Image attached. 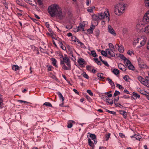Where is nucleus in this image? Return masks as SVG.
<instances>
[{
	"label": "nucleus",
	"mask_w": 149,
	"mask_h": 149,
	"mask_svg": "<svg viewBox=\"0 0 149 149\" xmlns=\"http://www.w3.org/2000/svg\"><path fill=\"white\" fill-rule=\"evenodd\" d=\"M58 44L60 46L63 50H65L66 49V48L65 47V46L63 45V43L61 42H58Z\"/></svg>",
	"instance_id": "30"
},
{
	"label": "nucleus",
	"mask_w": 149,
	"mask_h": 149,
	"mask_svg": "<svg viewBox=\"0 0 149 149\" xmlns=\"http://www.w3.org/2000/svg\"><path fill=\"white\" fill-rule=\"evenodd\" d=\"M148 74L149 77H147V79L145 80L144 82L145 84H143V85L146 86L149 88V82L148 81V80H149V71L148 72Z\"/></svg>",
	"instance_id": "20"
},
{
	"label": "nucleus",
	"mask_w": 149,
	"mask_h": 149,
	"mask_svg": "<svg viewBox=\"0 0 149 149\" xmlns=\"http://www.w3.org/2000/svg\"><path fill=\"white\" fill-rule=\"evenodd\" d=\"M107 80L108 81L109 84L111 86V87L115 88L114 83L111 79L109 77H108L107 78Z\"/></svg>",
	"instance_id": "17"
},
{
	"label": "nucleus",
	"mask_w": 149,
	"mask_h": 149,
	"mask_svg": "<svg viewBox=\"0 0 149 149\" xmlns=\"http://www.w3.org/2000/svg\"><path fill=\"white\" fill-rule=\"evenodd\" d=\"M131 138L134 137L136 138V139L139 140L141 139V136L139 135L135 134L134 136H131Z\"/></svg>",
	"instance_id": "28"
},
{
	"label": "nucleus",
	"mask_w": 149,
	"mask_h": 149,
	"mask_svg": "<svg viewBox=\"0 0 149 149\" xmlns=\"http://www.w3.org/2000/svg\"><path fill=\"white\" fill-rule=\"evenodd\" d=\"M118 47V51L120 53H123L124 51V47L122 45H117Z\"/></svg>",
	"instance_id": "19"
},
{
	"label": "nucleus",
	"mask_w": 149,
	"mask_h": 149,
	"mask_svg": "<svg viewBox=\"0 0 149 149\" xmlns=\"http://www.w3.org/2000/svg\"><path fill=\"white\" fill-rule=\"evenodd\" d=\"M139 65V67L141 68H148L146 65L144 63L140 62L138 61Z\"/></svg>",
	"instance_id": "11"
},
{
	"label": "nucleus",
	"mask_w": 149,
	"mask_h": 149,
	"mask_svg": "<svg viewBox=\"0 0 149 149\" xmlns=\"http://www.w3.org/2000/svg\"><path fill=\"white\" fill-rule=\"evenodd\" d=\"M112 72L116 75H117L119 73V71L117 69H114Z\"/></svg>",
	"instance_id": "34"
},
{
	"label": "nucleus",
	"mask_w": 149,
	"mask_h": 149,
	"mask_svg": "<svg viewBox=\"0 0 149 149\" xmlns=\"http://www.w3.org/2000/svg\"><path fill=\"white\" fill-rule=\"evenodd\" d=\"M18 102L21 103H29V102H27L26 101H23V100H19Z\"/></svg>",
	"instance_id": "62"
},
{
	"label": "nucleus",
	"mask_w": 149,
	"mask_h": 149,
	"mask_svg": "<svg viewBox=\"0 0 149 149\" xmlns=\"http://www.w3.org/2000/svg\"><path fill=\"white\" fill-rule=\"evenodd\" d=\"M43 105H45L49 107H52V106L51 104L48 102H47L44 103L43 104Z\"/></svg>",
	"instance_id": "42"
},
{
	"label": "nucleus",
	"mask_w": 149,
	"mask_h": 149,
	"mask_svg": "<svg viewBox=\"0 0 149 149\" xmlns=\"http://www.w3.org/2000/svg\"><path fill=\"white\" fill-rule=\"evenodd\" d=\"M118 68L120 70H123V69H124L125 70H124V71H125V66L124 65L122 64H119L118 65Z\"/></svg>",
	"instance_id": "26"
},
{
	"label": "nucleus",
	"mask_w": 149,
	"mask_h": 149,
	"mask_svg": "<svg viewBox=\"0 0 149 149\" xmlns=\"http://www.w3.org/2000/svg\"><path fill=\"white\" fill-rule=\"evenodd\" d=\"M125 5L119 3L115 6L114 12L115 14L118 15L122 14L125 9Z\"/></svg>",
	"instance_id": "4"
},
{
	"label": "nucleus",
	"mask_w": 149,
	"mask_h": 149,
	"mask_svg": "<svg viewBox=\"0 0 149 149\" xmlns=\"http://www.w3.org/2000/svg\"><path fill=\"white\" fill-rule=\"evenodd\" d=\"M109 46L110 48V49H114L115 48L113 45L111 43H109Z\"/></svg>",
	"instance_id": "50"
},
{
	"label": "nucleus",
	"mask_w": 149,
	"mask_h": 149,
	"mask_svg": "<svg viewBox=\"0 0 149 149\" xmlns=\"http://www.w3.org/2000/svg\"><path fill=\"white\" fill-rule=\"evenodd\" d=\"M124 63L125 65L127 66L131 63L130 61L127 58H126L124 60Z\"/></svg>",
	"instance_id": "35"
},
{
	"label": "nucleus",
	"mask_w": 149,
	"mask_h": 149,
	"mask_svg": "<svg viewBox=\"0 0 149 149\" xmlns=\"http://www.w3.org/2000/svg\"><path fill=\"white\" fill-rule=\"evenodd\" d=\"M132 94L135 97V98H134V99H136L137 98H139L140 97V96L137 93H136L134 92H133L132 93Z\"/></svg>",
	"instance_id": "40"
},
{
	"label": "nucleus",
	"mask_w": 149,
	"mask_h": 149,
	"mask_svg": "<svg viewBox=\"0 0 149 149\" xmlns=\"http://www.w3.org/2000/svg\"><path fill=\"white\" fill-rule=\"evenodd\" d=\"M90 137L94 141L95 144L97 143V141L96 140V138L95 135L94 134H91Z\"/></svg>",
	"instance_id": "13"
},
{
	"label": "nucleus",
	"mask_w": 149,
	"mask_h": 149,
	"mask_svg": "<svg viewBox=\"0 0 149 149\" xmlns=\"http://www.w3.org/2000/svg\"><path fill=\"white\" fill-rule=\"evenodd\" d=\"M66 28L68 29H71L72 28V26L71 25H67L66 27Z\"/></svg>",
	"instance_id": "61"
},
{
	"label": "nucleus",
	"mask_w": 149,
	"mask_h": 149,
	"mask_svg": "<svg viewBox=\"0 0 149 149\" xmlns=\"http://www.w3.org/2000/svg\"><path fill=\"white\" fill-rule=\"evenodd\" d=\"M101 53L102 55L104 56H107V52L106 51L105 52L103 50H102L101 51Z\"/></svg>",
	"instance_id": "45"
},
{
	"label": "nucleus",
	"mask_w": 149,
	"mask_h": 149,
	"mask_svg": "<svg viewBox=\"0 0 149 149\" xmlns=\"http://www.w3.org/2000/svg\"><path fill=\"white\" fill-rule=\"evenodd\" d=\"M105 97L106 102L111 106L113 103V101L111 99L108 98L107 97L105 96Z\"/></svg>",
	"instance_id": "12"
},
{
	"label": "nucleus",
	"mask_w": 149,
	"mask_h": 149,
	"mask_svg": "<svg viewBox=\"0 0 149 149\" xmlns=\"http://www.w3.org/2000/svg\"><path fill=\"white\" fill-rule=\"evenodd\" d=\"M3 102V99L2 97V95H0V108H2V104Z\"/></svg>",
	"instance_id": "39"
},
{
	"label": "nucleus",
	"mask_w": 149,
	"mask_h": 149,
	"mask_svg": "<svg viewBox=\"0 0 149 149\" xmlns=\"http://www.w3.org/2000/svg\"><path fill=\"white\" fill-rule=\"evenodd\" d=\"M138 79L143 84H145L144 82H145V79L142 78L141 76H139L138 77Z\"/></svg>",
	"instance_id": "21"
},
{
	"label": "nucleus",
	"mask_w": 149,
	"mask_h": 149,
	"mask_svg": "<svg viewBox=\"0 0 149 149\" xmlns=\"http://www.w3.org/2000/svg\"><path fill=\"white\" fill-rule=\"evenodd\" d=\"M119 111L120 114L123 115V117L125 118H126L127 117V113L125 111H124L119 110Z\"/></svg>",
	"instance_id": "18"
},
{
	"label": "nucleus",
	"mask_w": 149,
	"mask_h": 149,
	"mask_svg": "<svg viewBox=\"0 0 149 149\" xmlns=\"http://www.w3.org/2000/svg\"><path fill=\"white\" fill-rule=\"evenodd\" d=\"M140 38H137L136 39L134 40V42L133 45H135L136 44L139 42V41L140 40Z\"/></svg>",
	"instance_id": "43"
},
{
	"label": "nucleus",
	"mask_w": 149,
	"mask_h": 149,
	"mask_svg": "<svg viewBox=\"0 0 149 149\" xmlns=\"http://www.w3.org/2000/svg\"><path fill=\"white\" fill-rule=\"evenodd\" d=\"M93 59L96 63H97L98 65H101L102 64L101 62L98 61V59L97 58H94Z\"/></svg>",
	"instance_id": "36"
},
{
	"label": "nucleus",
	"mask_w": 149,
	"mask_h": 149,
	"mask_svg": "<svg viewBox=\"0 0 149 149\" xmlns=\"http://www.w3.org/2000/svg\"><path fill=\"white\" fill-rule=\"evenodd\" d=\"M83 77L87 79H88L89 78L88 75L84 72H83Z\"/></svg>",
	"instance_id": "53"
},
{
	"label": "nucleus",
	"mask_w": 149,
	"mask_h": 149,
	"mask_svg": "<svg viewBox=\"0 0 149 149\" xmlns=\"http://www.w3.org/2000/svg\"><path fill=\"white\" fill-rule=\"evenodd\" d=\"M69 56L73 54V52L72 49H69L68 50Z\"/></svg>",
	"instance_id": "57"
},
{
	"label": "nucleus",
	"mask_w": 149,
	"mask_h": 149,
	"mask_svg": "<svg viewBox=\"0 0 149 149\" xmlns=\"http://www.w3.org/2000/svg\"><path fill=\"white\" fill-rule=\"evenodd\" d=\"M69 57L74 61H76V59L74 56H73V54H72L71 55L69 56Z\"/></svg>",
	"instance_id": "41"
},
{
	"label": "nucleus",
	"mask_w": 149,
	"mask_h": 149,
	"mask_svg": "<svg viewBox=\"0 0 149 149\" xmlns=\"http://www.w3.org/2000/svg\"><path fill=\"white\" fill-rule=\"evenodd\" d=\"M28 1H26V2L29 3V4L32 5V6H34V4L32 3V1L31 0H28Z\"/></svg>",
	"instance_id": "63"
},
{
	"label": "nucleus",
	"mask_w": 149,
	"mask_h": 149,
	"mask_svg": "<svg viewBox=\"0 0 149 149\" xmlns=\"http://www.w3.org/2000/svg\"><path fill=\"white\" fill-rule=\"evenodd\" d=\"M57 94L58 95L60 99H62V102H63L64 100V98L62 94L59 92H58Z\"/></svg>",
	"instance_id": "22"
},
{
	"label": "nucleus",
	"mask_w": 149,
	"mask_h": 149,
	"mask_svg": "<svg viewBox=\"0 0 149 149\" xmlns=\"http://www.w3.org/2000/svg\"><path fill=\"white\" fill-rule=\"evenodd\" d=\"M60 64L62 65V69L65 70H71L70 60L66 54L64 55V58H63V60H61Z\"/></svg>",
	"instance_id": "1"
},
{
	"label": "nucleus",
	"mask_w": 149,
	"mask_h": 149,
	"mask_svg": "<svg viewBox=\"0 0 149 149\" xmlns=\"http://www.w3.org/2000/svg\"><path fill=\"white\" fill-rule=\"evenodd\" d=\"M65 13L64 11H62L61 9L60 8L59 10L56 13L55 17L60 19H63L65 18Z\"/></svg>",
	"instance_id": "5"
},
{
	"label": "nucleus",
	"mask_w": 149,
	"mask_h": 149,
	"mask_svg": "<svg viewBox=\"0 0 149 149\" xmlns=\"http://www.w3.org/2000/svg\"><path fill=\"white\" fill-rule=\"evenodd\" d=\"M93 19L95 21H98L100 20L98 14L94 15L92 16Z\"/></svg>",
	"instance_id": "16"
},
{
	"label": "nucleus",
	"mask_w": 149,
	"mask_h": 149,
	"mask_svg": "<svg viewBox=\"0 0 149 149\" xmlns=\"http://www.w3.org/2000/svg\"><path fill=\"white\" fill-rule=\"evenodd\" d=\"M16 3L21 6H23V4L21 0H16Z\"/></svg>",
	"instance_id": "38"
},
{
	"label": "nucleus",
	"mask_w": 149,
	"mask_h": 149,
	"mask_svg": "<svg viewBox=\"0 0 149 149\" xmlns=\"http://www.w3.org/2000/svg\"><path fill=\"white\" fill-rule=\"evenodd\" d=\"M88 142L89 145L91 147H93L94 146L93 143L91 139H88Z\"/></svg>",
	"instance_id": "29"
},
{
	"label": "nucleus",
	"mask_w": 149,
	"mask_h": 149,
	"mask_svg": "<svg viewBox=\"0 0 149 149\" xmlns=\"http://www.w3.org/2000/svg\"><path fill=\"white\" fill-rule=\"evenodd\" d=\"M102 62L107 66L109 67V65L107 61H102Z\"/></svg>",
	"instance_id": "60"
},
{
	"label": "nucleus",
	"mask_w": 149,
	"mask_h": 149,
	"mask_svg": "<svg viewBox=\"0 0 149 149\" xmlns=\"http://www.w3.org/2000/svg\"><path fill=\"white\" fill-rule=\"evenodd\" d=\"M51 60L52 62V64H53V65L57 67V65H56L57 62L56 60L54 58H52L51 59Z\"/></svg>",
	"instance_id": "27"
},
{
	"label": "nucleus",
	"mask_w": 149,
	"mask_h": 149,
	"mask_svg": "<svg viewBox=\"0 0 149 149\" xmlns=\"http://www.w3.org/2000/svg\"><path fill=\"white\" fill-rule=\"evenodd\" d=\"M120 93L117 91H115V92L113 94V96L114 97H115L117 96L118 95H120Z\"/></svg>",
	"instance_id": "49"
},
{
	"label": "nucleus",
	"mask_w": 149,
	"mask_h": 149,
	"mask_svg": "<svg viewBox=\"0 0 149 149\" xmlns=\"http://www.w3.org/2000/svg\"><path fill=\"white\" fill-rule=\"evenodd\" d=\"M38 2V4L39 5H42V0H37Z\"/></svg>",
	"instance_id": "64"
},
{
	"label": "nucleus",
	"mask_w": 149,
	"mask_h": 149,
	"mask_svg": "<svg viewBox=\"0 0 149 149\" xmlns=\"http://www.w3.org/2000/svg\"><path fill=\"white\" fill-rule=\"evenodd\" d=\"M127 66H128V68L130 70H133L134 69V67L132 64L131 63L129 65H127Z\"/></svg>",
	"instance_id": "37"
},
{
	"label": "nucleus",
	"mask_w": 149,
	"mask_h": 149,
	"mask_svg": "<svg viewBox=\"0 0 149 149\" xmlns=\"http://www.w3.org/2000/svg\"><path fill=\"white\" fill-rule=\"evenodd\" d=\"M145 3L146 6L149 8V0H145Z\"/></svg>",
	"instance_id": "46"
},
{
	"label": "nucleus",
	"mask_w": 149,
	"mask_h": 149,
	"mask_svg": "<svg viewBox=\"0 0 149 149\" xmlns=\"http://www.w3.org/2000/svg\"><path fill=\"white\" fill-rule=\"evenodd\" d=\"M149 22V11H148L144 15L142 21L138 23L136 25V28L142 29L144 26Z\"/></svg>",
	"instance_id": "2"
},
{
	"label": "nucleus",
	"mask_w": 149,
	"mask_h": 149,
	"mask_svg": "<svg viewBox=\"0 0 149 149\" xmlns=\"http://www.w3.org/2000/svg\"><path fill=\"white\" fill-rule=\"evenodd\" d=\"M127 54L129 55H131L132 54H134V51L133 50L131 51L129 50L127 52Z\"/></svg>",
	"instance_id": "56"
},
{
	"label": "nucleus",
	"mask_w": 149,
	"mask_h": 149,
	"mask_svg": "<svg viewBox=\"0 0 149 149\" xmlns=\"http://www.w3.org/2000/svg\"><path fill=\"white\" fill-rule=\"evenodd\" d=\"M124 79L127 81H128L129 79H130L129 77L127 75H125L123 78Z\"/></svg>",
	"instance_id": "51"
},
{
	"label": "nucleus",
	"mask_w": 149,
	"mask_h": 149,
	"mask_svg": "<svg viewBox=\"0 0 149 149\" xmlns=\"http://www.w3.org/2000/svg\"><path fill=\"white\" fill-rule=\"evenodd\" d=\"M91 54L93 57H95L97 56L94 50L92 51H91Z\"/></svg>",
	"instance_id": "47"
},
{
	"label": "nucleus",
	"mask_w": 149,
	"mask_h": 149,
	"mask_svg": "<svg viewBox=\"0 0 149 149\" xmlns=\"http://www.w3.org/2000/svg\"><path fill=\"white\" fill-rule=\"evenodd\" d=\"M19 67L17 65H14L12 67V69L13 70L16 71L18 69Z\"/></svg>",
	"instance_id": "44"
},
{
	"label": "nucleus",
	"mask_w": 149,
	"mask_h": 149,
	"mask_svg": "<svg viewBox=\"0 0 149 149\" xmlns=\"http://www.w3.org/2000/svg\"><path fill=\"white\" fill-rule=\"evenodd\" d=\"M108 27L109 32L113 36H115L116 35V33L113 28L110 25H108Z\"/></svg>",
	"instance_id": "7"
},
{
	"label": "nucleus",
	"mask_w": 149,
	"mask_h": 149,
	"mask_svg": "<svg viewBox=\"0 0 149 149\" xmlns=\"http://www.w3.org/2000/svg\"><path fill=\"white\" fill-rule=\"evenodd\" d=\"M95 8L94 6L89 7L87 9V11L89 13H92L93 11V9H94Z\"/></svg>",
	"instance_id": "32"
},
{
	"label": "nucleus",
	"mask_w": 149,
	"mask_h": 149,
	"mask_svg": "<svg viewBox=\"0 0 149 149\" xmlns=\"http://www.w3.org/2000/svg\"><path fill=\"white\" fill-rule=\"evenodd\" d=\"M117 87H118L120 89H124V87L121 85L120 84H116Z\"/></svg>",
	"instance_id": "54"
},
{
	"label": "nucleus",
	"mask_w": 149,
	"mask_h": 149,
	"mask_svg": "<svg viewBox=\"0 0 149 149\" xmlns=\"http://www.w3.org/2000/svg\"><path fill=\"white\" fill-rule=\"evenodd\" d=\"M60 8L59 6L57 4H52L48 7V11L50 16L54 17Z\"/></svg>",
	"instance_id": "3"
},
{
	"label": "nucleus",
	"mask_w": 149,
	"mask_h": 149,
	"mask_svg": "<svg viewBox=\"0 0 149 149\" xmlns=\"http://www.w3.org/2000/svg\"><path fill=\"white\" fill-rule=\"evenodd\" d=\"M75 122L73 120H69L67 122V127L69 128H71L73 124H75Z\"/></svg>",
	"instance_id": "9"
},
{
	"label": "nucleus",
	"mask_w": 149,
	"mask_h": 149,
	"mask_svg": "<svg viewBox=\"0 0 149 149\" xmlns=\"http://www.w3.org/2000/svg\"><path fill=\"white\" fill-rule=\"evenodd\" d=\"M140 44L141 45V46H138V47H140L141 46L143 45L145 43V42L146 41V40L145 39V38L143 37H141L140 38Z\"/></svg>",
	"instance_id": "10"
},
{
	"label": "nucleus",
	"mask_w": 149,
	"mask_h": 149,
	"mask_svg": "<svg viewBox=\"0 0 149 149\" xmlns=\"http://www.w3.org/2000/svg\"><path fill=\"white\" fill-rule=\"evenodd\" d=\"M73 40H72L75 42H77L78 44H79L81 46L83 44L75 36L72 37Z\"/></svg>",
	"instance_id": "14"
},
{
	"label": "nucleus",
	"mask_w": 149,
	"mask_h": 149,
	"mask_svg": "<svg viewBox=\"0 0 149 149\" xmlns=\"http://www.w3.org/2000/svg\"><path fill=\"white\" fill-rule=\"evenodd\" d=\"M106 111L112 114L115 115L116 114V112L115 111H109V110H107Z\"/></svg>",
	"instance_id": "52"
},
{
	"label": "nucleus",
	"mask_w": 149,
	"mask_h": 149,
	"mask_svg": "<svg viewBox=\"0 0 149 149\" xmlns=\"http://www.w3.org/2000/svg\"><path fill=\"white\" fill-rule=\"evenodd\" d=\"M145 31H147L148 32H149V25L145 27Z\"/></svg>",
	"instance_id": "59"
},
{
	"label": "nucleus",
	"mask_w": 149,
	"mask_h": 149,
	"mask_svg": "<svg viewBox=\"0 0 149 149\" xmlns=\"http://www.w3.org/2000/svg\"><path fill=\"white\" fill-rule=\"evenodd\" d=\"M85 61L82 58H80L78 60V62L79 64L81 65H83L84 64Z\"/></svg>",
	"instance_id": "23"
},
{
	"label": "nucleus",
	"mask_w": 149,
	"mask_h": 149,
	"mask_svg": "<svg viewBox=\"0 0 149 149\" xmlns=\"http://www.w3.org/2000/svg\"><path fill=\"white\" fill-rule=\"evenodd\" d=\"M98 14H99L100 20L103 19L105 17V16H106L107 18V19L108 21L109 22V14L108 12V11H105L104 13H98Z\"/></svg>",
	"instance_id": "6"
},
{
	"label": "nucleus",
	"mask_w": 149,
	"mask_h": 149,
	"mask_svg": "<svg viewBox=\"0 0 149 149\" xmlns=\"http://www.w3.org/2000/svg\"><path fill=\"white\" fill-rule=\"evenodd\" d=\"M137 89L138 90V91L141 93L143 95H146V91L142 90L140 88H138Z\"/></svg>",
	"instance_id": "31"
},
{
	"label": "nucleus",
	"mask_w": 149,
	"mask_h": 149,
	"mask_svg": "<svg viewBox=\"0 0 149 149\" xmlns=\"http://www.w3.org/2000/svg\"><path fill=\"white\" fill-rule=\"evenodd\" d=\"M110 136V133H108L106 135V141H108L109 138Z\"/></svg>",
	"instance_id": "58"
},
{
	"label": "nucleus",
	"mask_w": 149,
	"mask_h": 149,
	"mask_svg": "<svg viewBox=\"0 0 149 149\" xmlns=\"http://www.w3.org/2000/svg\"><path fill=\"white\" fill-rule=\"evenodd\" d=\"M87 93H88L89 95L91 96H93V94L92 91L90 90H88L86 91Z\"/></svg>",
	"instance_id": "55"
},
{
	"label": "nucleus",
	"mask_w": 149,
	"mask_h": 149,
	"mask_svg": "<svg viewBox=\"0 0 149 149\" xmlns=\"http://www.w3.org/2000/svg\"><path fill=\"white\" fill-rule=\"evenodd\" d=\"M95 26L93 25H92L90 26L89 29L88 30V32L90 33H92L93 32V29H94Z\"/></svg>",
	"instance_id": "24"
},
{
	"label": "nucleus",
	"mask_w": 149,
	"mask_h": 149,
	"mask_svg": "<svg viewBox=\"0 0 149 149\" xmlns=\"http://www.w3.org/2000/svg\"><path fill=\"white\" fill-rule=\"evenodd\" d=\"M97 75L98 77L100 78L101 80L104 79V77H103L104 74L102 73H99L97 74Z\"/></svg>",
	"instance_id": "25"
},
{
	"label": "nucleus",
	"mask_w": 149,
	"mask_h": 149,
	"mask_svg": "<svg viewBox=\"0 0 149 149\" xmlns=\"http://www.w3.org/2000/svg\"><path fill=\"white\" fill-rule=\"evenodd\" d=\"M95 35L96 36V37L97 38H98L99 36V35H100L99 30L98 29H95Z\"/></svg>",
	"instance_id": "33"
},
{
	"label": "nucleus",
	"mask_w": 149,
	"mask_h": 149,
	"mask_svg": "<svg viewBox=\"0 0 149 149\" xmlns=\"http://www.w3.org/2000/svg\"><path fill=\"white\" fill-rule=\"evenodd\" d=\"M119 56L120 57L121 59L123 60H124L126 58V57L121 54H119Z\"/></svg>",
	"instance_id": "48"
},
{
	"label": "nucleus",
	"mask_w": 149,
	"mask_h": 149,
	"mask_svg": "<svg viewBox=\"0 0 149 149\" xmlns=\"http://www.w3.org/2000/svg\"><path fill=\"white\" fill-rule=\"evenodd\" d=\"M85 27V25L84 24H80L79 26L77 28V31H79V30H82L83 31H84V28Z\"/></svg>",
	"instance_id": "15"
},
{
	"label": "nucleus",
	"mask_w": 149,
	"mask_h": 149,
	"mask_svg": "<svg viewBox=\"0 0 149 149\" xmlns=\"http://www.w3.org/2000/svg\"><path fill=\"white\" fill-rule=\"evenodd\" d=\"M113 50L111 49H107L106 50L107 52H108V54L111 57L115 56V54L113 52Z\"/></svg>",
	"instance_id": "8"
}]
</instances>
